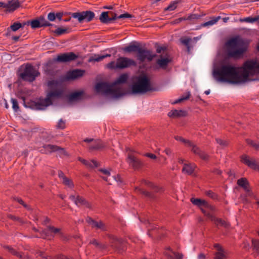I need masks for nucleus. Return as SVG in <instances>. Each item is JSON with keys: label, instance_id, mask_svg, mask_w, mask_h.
Instances as JSON below:
<instances>
[{"label": "nucleus", "instance_id": "7", "mask_svg": "<svg viewBox=\"0 0 259 259\" xmlns=\"http://www.w3.org/2000/svg\"><path fill=\"white\" fill-rule=\"evenodd\" d=\"M151 90L150 80L145 75L139 77L132 87V92L133 94H144Z\"/></svg>", "mask_w": 259, "mask_h": 259}, {"label": "nucleus", "instance_id": "49", "mask_svg": "<svg viewBox=\"0 0 259 259\" xmlns=\"http://www.w3.org/2000/svg\"><path fill=\"white\" fill-rule=\"evenodd\" d=\"M6 248L9 250V252H10L13 254L16 255L17 256L21 257V255L19 254L18 252H17L15 250H14L13 248H11L10 246H6Z\"/></svg>", "mask_w": 259, "mask_h": 259}, {"label": "nucleus", "instance_id": "33", "mask_svg": "<svg viewBox=\"0 0 259 259\" xmlns=\"http://www.w3.org/2000/svg\"><path fill=\"white\" fill-rule=\"evenodd\" d=\"M26 24V23H24L23 25L20 22H15L13 24L11 25V26L8 28V31H10V30L13 31H16L20 28L23 27Z\"/></svg>", "mask_w": 259, "mask_h": 259}, {"label": "nucleus", "instance_id": "64", "mask_svg": "<svg viewBox=\"0 0 259 259\" xmlns=\"http://www.w3.org/2000/svg\"><path fill=\"white\" fill-rule=\"evenodd\" d=\"M205 258V255L203 253H200L198 256V259H204Z\"/></svg>", "mask_w": 259, "mask_h": 259}, {"label": "nucleus", "instance_id": "41", "mask_svg": "<svg viewBox=\"0 0 259 259\" xmlns=\"http://www.w3.org/2000/svg\"><path fill=\"white\" fill-rule=\"evenodd\" d=\"M11 103H12V108L14 111L17 112L19 109L18 103L16 99L12 98Z\"/></svg>", "mask_w": 259, "mask_h": 259}, {"label": "nucleus", "instance_id": "6", "mask_svg": "<svg viewBox=\"0 0 259 259\" xmlns=\"http://www.w3.org/2000/svg\"><path fill=\"white\" fill-rule=\"evenodd\" d=\"M123 51L125 52L131 53L136 52L137 53V59L141 62H144L146 60L151 61L156 57L155 54H152L150 50L143 49L138 45L131 44L128 46L123 48Z\"/></svg>", "mask_w": 259, "mask_h": 259}, {"label": "nucleus", "instance_id": "21", "mask_svg": "<svg viewBox=\"0 0 259 259\" xmlns=\"http://www.w3.org/2000/svg\"><path fill=\"white\" fill-rule=\"evenodd\" d=\"M83 93L82 91L73 92L68 96V100L69 102L79 101L83 98Z\"/></svg>", "mask_w": 259, "mask_h": 259}, {"label": "nucleus", "instance_id": "52", "mask_svg": "<svg viewBox=\"0 0 259 259\" xmlns=\"http://www.w3.org/2000/svg\"><path fill=\"white\" fill-rule=\"evenodd\" d=\"M109 16L110 19H111V23H112L113 21L115 20L116 19H118V16H117L116 14L112 12H109Z\"/></svg>", "mask_w": 259, "mask_h": 259}, {"label": "nucleus", "instance_id": "14", "mask_svg": "<svg viewBox=\"0 0 259 259\" xmlns=\"http://www.w3.org/2000/svg\"><path fill=\"white\" fill-rule=\"evenodd\" d=\"M44 148L46 153L57 152L60 156H67V152L64 148L56 145L46 144L44 146Z\"/></svg>", "mask_w": 259, "mask_h": 259}, {"label": "nucleus", "instance_id": "36", "mask_svg": "<svg viewBox=\"0 0 259 259\" xmlns=\"http://www.w3.org/2000/svg\"><path fill=\"white\" fill-rule=\"evenodd\" d=\"M39 21H40V26L41 27L44 26H52L53 25L47 21L44 17H40L38 19Z\"/></svg>", "mask_w": 259, "mask_h": 259}, {"label": "nucleus", "instance_id": "34", "mask_svg": "<svg viewBox=\"0 0 259 259\" xmlns=\"http://www.w3.org/2000/svg\"><path fill=\"white\" fill-rule=\"evenodd\" d=\"M221 19L220 16H218L217 17H214L212 18L210 20L202 24V26L204 27L208 26H212L217 23V22Z\"/></svg>", "mask_w": 259, "mask_h": 259}, {"label": "nucleus", "instance_id": "4", "mask_svg": "<svg viewBox=\"0 0 259 259\" xmlns=\"http://www.w3.org/2000/svg\"><path fill=\"white\" fill-rule=\"evenodd\" d=\"M191 201L194 205L199 206L203 213L205 214L209 219L213 222L217 226L220 225L225 228L229 227V223L222 219L215 218L210 213V212H213L215 210L213 206L209 204L205 200L200 199L192 198Z\"/></svg>", "mask_w": 259, "mask_h": 259}, {"label": "nucleus", "instance_id": "30", "mask_svg": "<svg viewBox=\"0 0 259 259\" xmlns=\"http://www.w3.org/2000/svg\"><path fill=\"white\" fill-rule=\"evenodd\" d=\"M191 41V38L190 37H185L180 38L181 42L187 47L188 52H190L191 50V46L190 42Z\"/></svg>", "mask_w": 259, "mask_h": 259}, {"label": "nucleus", "instance_id": "23", "mask_svg": "<svg viewBox=\"0 0 259 259\" xmlns=\"http://www.w3.org/2000/svg\"><path fill=\"white\" fill-rule=\"evenodd\" d=\"M196 168V165L193 163H184L182 171L189 175H192Z\"/></svg>", "mask_w": 259, "mask_h": 259}, {"label": "nucleus", "instance_id": "12", "mask_svg": "<svg viewBox=\"0 0 259 259\" xmlns=\"http://www.w3.org/2000/svg\"><path fill=\"white\" fill-rule=\"evenodd\" d=\"M71 17L77 19L79 23H82L83 21L89 22L93 19L95 17V14L91 11H86L81 12L73 13L71 14Z\"/></svg>", "mask_w": 259, "mask_h": 259}, {"label": "nucleus", "instance_id": "53", "mask_svg": "<svg viewBox=\"0 0 259 259\" xmlns=\"http://www.w3.org/2000/svg\"><path fill=\"white\" fill-rule=\"evenodd\" d=\"M246 142L248 145L253 147L255 149H257L258 148V146L257 144L255 143L253 141L251 140L247 139L246 140Z\"/></svg>", "mask_w": 259, "mask_h": 259}, {"label": "nucleus", "instance_id": "15", "mask_svg": "<svg viewBox=\"0 0 259 259\" xmlns=\"http://www.w3.org/2000/svg\"><path fill=\"white\" fill-rule=\"evenodd\" d=\"M77 56L73 52L61 54L58 55L56 60L58 62H69L77 59Z\"/></svg>", "mask_w": 259, "mask_h": 259}, {"label": "nucleus", "instance_id": "13", "mask_svg": "<svg viewBox=\"0 0 259 259\" xmlns=\"http://www.w3.org/2000/svg\"><path fill=\"white\" fill-rule=\"evenodd\" d=\"M40 233L41 237L44 239L49 237H54L56 235H59L61 237L63 236L61 229L55 228L52 226H48L46 229L42 230Z\"/></svg>", "mask_w": 259, "mask_h": 259}, {"label": "nucleus", "instance_id": "38", "mask_svg": "<svg viewBox=\"0 0 259 259\" xmlns=\"http://www.w3.org/2000/svg\"><path fill=\"white\" fill-rule=\"evenodd\" d=\"M62 183H63V184L70 188H73L74 186V185L72 181L67 178V177L64 178V179L62 180Z\"/></svg>", "mask_w": 259, "mask_h": 259}, {"label": "nucleus", "instance_id": "5", "mask_svg": "<svg viewBox=\"0 0 259 259\" xmlns=\"http://www.w3.org/2000/svg\"><path fill=\"white\" fill-rule=\"evenodd\" d=\"M226 48L228 56L235 59L240 58L246 50L243 41L238 37H233L227 41Z\"/></svg>", "mask_w": 259, "mask_h": 259}, {"label": "nucleus", "instance_id": "61", "mask_svg": "<svg viewBox=\"0 0 259 259\" xmlns=\"http://www.w3.org/2000/svg\"><path fill=\"white\" fill-rule=\"evenodd\" d=\"M214 247L218 250V251H221L223 250L222 247L218 244H215Z\"/></svg>", "mask_w": 259, "mask_h": 259}, {"label": "nucleus", "instance_id": "9", "mask_svg": "<svg viewBox=\"0 0 259 259\" xmlns=\"http://www.w3.org/2000/svg\"><path fill=\"white\" fill-rule=\"evenodd\" d=\"M39 74L38 71L33 66L27 64L23 71L20 73V76L24 80L32 82Z\"/></svg>", "mask_w": 259, "mask_h": 259}, {"label": "nucleus", "instance_id": "62", "mask_svg": "<svg viewBox=\"0 0 259 259\" xmlns=\"http://www.w3.org/2000/svg\"><path fill=\"white\" fill-rule=\"evenodd\" d=\"M58 176L60 178H62V180L64 179V178H66V177L64 176V173L61 171H59L58 173Z\"/></svg>", "mask_w": 259, "mask_h": 259}, {"label": "nucleus", "instance_id": "22", "mask_svg": "<svg viewBox=\"0 0 259 259\" xmlns=\"http://www.w3.org/2000/svg\"><path fill=\"white\" fill-rule=\"evenodd\" d=\"M84 71L80 69H75L67 73L68 79H76L83 76Z\"/></svg>", "mask_w": 259, "mask_h": 259}, {"label": "nucleus", "instance_id": "55", "mask_svg": "<svg viewBox=\"0 0 259 259\" xmlns=\"http://www.w3.org/2000/svg\"><path fill=\"white\" fill-rule=\"evenodd\" d=\"M206 195L211 197L212 199H216L217 198V195L214 193L213 192L209 191L206 192Z\"/></svg>", "mask_w": 259, "mask_h": 259}, {"label": "nucleus", "instance_id": "19", "mask_svg": "<svg viewBox=\"0 0 259 259\" xmlns=\"http://www.w3.org/2000/svg\"><path fill=\"white\" fill-rule=\"evenodd\" d=\"M70 199L77 206H84L87 207H90V204L83 198L78 195L75 196L71 195L69 197Z\"/></svg>", "mask_w": 259, "mask_h": 259}, {"label": "nucleus", "instance_id": "20", "mask_svg": "<svg viewBox=\"0 0 259 259\" xmlns=\"http://www.w3.org/2000/svg\"><path fill=\"white\" fill-rule=\"evenodd\" d=\"M86 221L93 228L100 229L101 231H105L106 229L105 225L102 221H96L90 217H88Z\"/></svg>", "mask_w": 259, "mask_h": 259}, {"label": "nucleus", "instance_id": "2", "mask_svg": "<svg viewBox=\"0 0 259 259\" xmlns=\"http://www.w3.org/2000/svg\"><path fill=\"white\" fill-rule=\"evenodd\" d=\"M127 79L125 74L121 75L114 82L109 83L107 82H100L95 85L97 93L106 96H110L114 99H118L125 94V92L120 84L125 83Z\"/></svg>", "mask_w": 259, "mask_h": 259}, {"label": "nucleus", "instance_id": "46", "mask_svg": "<svg viewBox=\"0 0 259 259\" xmlns=\"http://www.w3.org/2000/svg\"><path fill=\"white\" fill-rule=\"evenodd\" d=\"M177 7V2H174L171 3L165 9L166 11H173Z\"/></svg>", "mask_w": 259, "mask_h": 259}, {"label": "nucleus", "instance_id": "44", "mask_svg": "<svg viewBox=\"0 0 259 259\" xmlns=\"http://www.w3.org/2000/svg\"><path fill=\"white\" fill-rule=\"evenodd\" d=\"M90 243L101 249H104L106 247L105 245L98 242L96 239H93Z\"/></svg>", "mask_w": 259, "mask_h": 259}, {"label": "nucleus", "instance_id": "8", "mask_svg": "<svg viewBox=\"0 0 259 259\" xmlns=\"http://www.w3.org/2000/svg\"><path fill=\"white\" fill-rule=\"evenodd\" d=\"M136 65V62L134 60L127 57H120L117 59L116 62L111 61L108 63L107 67L110 69H122Z\"/></svg>", "mask_w": 259, "mask_h": 259}, {"label": "nucleus", "instance_id": "16", "mask_svg": "<svg viewBox=\"0 0 259 259\" xmlns=\"http://www.w3.org/2000/svg\"><path fill=\"white\" fill-rule=\"evenodd\" d=\"M241 161L251 168L257 169L258 168L257 161L254 158L246 154L242 155L241 156Z\"/></svg>", "mask_w": 259, "mask_h": 259}, {"label": "nucleus", "instance_id": "10", "mask_svg": "<svg viewBox=\"0 0 259 259\" xmlns=\"http://www.w3.org/2000/svg\"><path fill=\"white\" fill-rule=\"evenodd\" d=\"M175 139L177 141H180L191 148V151L195 154L198 155L201 159L206 160L208 159V156L207 154L201 151L198 147L194 145L190 141L187 140L181 137L177 136Z\"/></svg>", "mask_w": 259, "mask_h": 259}, {"label": "nucleus", "instance_id": "58", "mask_svg": "<svg viewBox=\"0 0 259 259\" xmlns=\"http://www.w3.org/2000/svg\"><path fill=\"white\" fill-rule=\"evenodd\" d=\"M16 200L21 204L23 205L25 208H27L28 206L24 202V201L20 198H17Z\"/></svg>", "mask_w": 259, "mask_h": 259}, {"label": "nucleus", "instance_id": "25", "mask_svg": "<svg viewBox=\"0 0 259 259\" xmlns=\"http://www.w3.org/2000/svg\"><path fill=\"white\" fill-rule=\"evenodd\" d=\"M187 114V112L182 110H171L168 113V116L170 117H179L185 116Z\"/></svg>", "mask_w": 259, "mask_h": 259}, {"label": "nucleus", "instance_id": "45", "mask_svg": "<svg viewBox=\"0 0 259 259\" xmlns=\"http://www.w3.org/2000/svg\"><path fill=\"white\" fill-rule=\"evenodd\" d=\"M252 244L253 249L255 250L256 253L257 254L259 250V243L258 241L256 240H252Z\"/></svg>", "mask_w": 259, "mask_h": 259}, {"label": "nucleus", "instance_id": "24", "mask_svg": "<svg viewBox=\"0 0 259 259\" xmlns=\"http://www.w3.org/2000/svg\"><path fill=\"white\" fill-rule=\"evenodd\" d=\"M122 243V240L117 238L113 237L111 240V246L112 248L115 249L118 251H120L121 249V245Z\"/></svg>", "mask_w": 259, "mask_h": 259}, {"label": "nucleus", "instance_id": "59", "mask_svg": "<svg viewBox=\"0 0 259 259\" xmlns=\"http://www.w3.org/2000/svg\"><path fill=\"white\" fill-rule=\"evenodd\" d=\"M63 13L61 12L57 13L55 14L56 18H57L59 20H61L63 17Z\"/></svg>", "mask_w": 259, "mask_h": 259}, {"label": "nucleus", "instance_id": "37", "mask_svg": "<svg viewBox=\"0 0 259 259\" xmlns=\"http://www.w3.org/2000/svg\"><path fill=\"white\" fill-rule=\"evenodd\" d=\"M190 95H191L190 92H188L186 95L183 96L181 98H180L179 99H178L176 101H175L174 102V104L179 103L183 102V101H184L185 100H188L189 98V97L190 96Z\"/></svg>", "mask_w": 259, "mask_h": 259}, {"label": "nucleus", "instance_id": "28", "mask_svg": "<svg viewBox=\"0 0 259 259\" xmlns=\"http://www.w3.org/2000/svg\"><path fill=\"white\" fill-rule=\"evenodd\" d=\"M78 160L80 162H81L83 164H84L89 168H93L98 166V162L96 161H95L94 160L91 161H87L81 158H79Z\"/></svg>", "mask_w": 259, "mask_h": 259}, {"label": "nucleus", "instance_id": "3", "mask_svg": "<svg viewBox=\"0 0 259 259\" xmlns=\"http://www.w3.org/2000/svg\"><path fill=\"white\" fill-rule=\"evenodd\" d=\"M48 86L50 91L48 93L45 99H40L36 103V107L39 110H44L48 106L52 105L56 100L60 98L64 92L62 84L56 80L50 81Z\"/></svg>", "mask_w": 259, "mask_h": 259}, {"label": "nucleus", "instance_id": "43", "mask_svg": "<svg viewBox=\"0 0 259 259\" xmlns=\"http://www.w3.org/2000/svg\"><path fill=\"white\" fill-rule=\"evenodd\" d=\"M226 257L224 250L218 251L215 253V259H225Z\"/></svg>", "mask_w": 259, "mask_h": 259}, {"label": "nucleus", "instance_id": "57", "mask_svg": "<svg viewBox=\"0 0 259 259\" xmlns=\"http://www.w3.org/2000/svg\"><path fill=\"white\" fill-rule=\"evenodd\" d=\"M100 171L101 172H102L104 175H105L106 176H110V173L109 171L107 169H100Z\"/></svg>", "mask_w": 259, "mask_h": 259}, {"label": "nucleus", "instance_id": "48", "mask_svg": "<svg viewBox=\"0 0 259 259\" xmlns=\"http://www.w3.org/2000/svg\"><path fill=\"white\" fill-rule=\"evenodd\" d=\"M216 141L218 144H219L220 146H221L223 147H226L228 145L227 142L222 139H216Z\"/></svg>", "mask_w": 259, "mask_h": 259}, {"label": "nucleus", "instance_id": "54", "mask_svg": "<svg viewBox=\"0 0 259 259\" xmlns=\"http://www.w3.org/2000/svg\"><path fill=\"white\" fill-rule=\"evenodd\" d=\"M48 19L51 21H54L56 19L55 14L53 12L49 13L48 15Z\"/></svg>", "mask_w": 259, "mask_h": 259}, {"label": "nucleus", "instance_id": "51", "mask_svg": "<svg viewBox=\"0 0 259 259\" xmlns=\"http://www.w3.org/2000/svg\"><path fill=\"white\" fill-rule=\"evenodd\" d=\"M133 17V16L132 15L128 13H124L118 16V19L132 18Z\"/></svg>", "mask_w": 259, "mask_h": 259}, {"label": "nucleus", "instance_id": "60", "mask_svg": "<svg viewBox=\"0 0 259 259\" xmlns=\"http://www.w3.org/2000/svg\"><path fill=\"white\" fill-rule=\"evenodd\" d=\"M172 253L177 259H181L183 257V255L182 254L178 253L175 252H172Z\"/></svg>", "mask_w": 259, "mask_h": 259}, {"label": "nucleus", "instance_id": "42", "mask_svg": "<svg viewBox=\"0 0 259 259\" xmlns=\"http://www.w3.org/2000/svg\"><path fill=\"white\" fill-rule=\"evenodd\" d=\"M111 55L107 54L106 55H101L98 56H95L93 58V60L96 62H99L103 60L106 57H110Z\"/></svg>", "mask_w": 259, "mask_h": 259}, {"label": "nucleus", "instance_id": "35", "mask_svg": "<svg viewBox=\"0 0 259 259\" xmlns=\"http://www.w3.org/2000/svg\"><path fill=\"white\" fill-rule=\"evenodd\" d=\"M30 23L31 26L32 28H37L41 27L40 21L38 19H35L31 21L30 22L28 21L26 24Z\"/></svg>", "mask_w": 259, "mask_h": 259}, {"label": "nucleus", "instance_id": "18", "mask_svg": "<svg viewBox=\"0 0 259 259\" xmlns=\"http://www.w3.org/2000/svg\"><path fill=\"white\" fill-rule=\"evenodd\" d=\"M84 142L89 144L88 147L91 150H99L104 147L103 144L99 140L86 138Z\"/></svg>", "mask_w": 259, "mask_h": 259}, {"label": "nucleus", "instance_id": "27", "mask_svg": "<svg viewBox=\"0 0 259 259\" xmlns=\"http://www.w3.org/2000/svg\"><path fill=\"white\" fill-rule=\"evenodd\" d=\"M99 20L103 23H111V19H110L109 16V12H103L100 16Z\"/></svg>", "mask_w": 259, "mask_h": 259}, {"label": "nucleus", "instance_id": "29", "mask_svg": "<svg viewBox=\"0 0 259 259\" xmlns=\"http://www.w3.org/2000/svg\"><path fill=\"white\" fill-rule=\"evenodd\" d=\"M160 57V58L158 59L156 62L161 68H164L167 66L170 60L167 58H162L161 55Z\"/></svg>", "mask_w": 259, "mask_h": 259}, {"label": "nucleus", "instance_id": "31", "mask_svg": "<svg viewBox=\"0 0 259 259\" xmlns=\"http://www.w3.org/2000/svg\"><path fill=\"white\" fill-rule=\"evenodd\" d=\"M102 178L105 181L107 182L109 184H111V179H112V180H114L115 181H116L118 183V184H119V185L122 184V180L121 178H120V177L119 175L112 176L109 179H108L107 177H102Z\"/></svg>", "mask_w": 259, "mask_h": 259}, {"label": "nucleus", "instance_id": "26", "mask_svg": "<svg viewBox=\"0 0 259 259\" xmlns=\"http://www.w3.org/2000/svg\"><path fill=\"white\" fill-rule=\"evenodd\" d=\"M7 11L12 12L15 10L20 6L19 3L18 1L11 0L7 3Z\"/></svg>", "mask_w": 259, "mask_h": 259}, {"label": "nucleus", "instance_id": "63", "mask_svg": "<svg viewBox=\"0 0 259 259\" xmlns=\"http://www.w3.org/2000/svg\"><path fill=\"white\" fill-rule=\"evenodd\" d=\"M7 3H5L3 2H0V7H3L5 8H7Z\"/></svg>", "mask_w": 259, "mask_h": 259}, {"label": "nucleus", "instance_id": "39", "mask_svg": "<svg viewBox=\"0 0 259 259\" xmlns=\"http://www.w3.org/2000/svg\"><path fill=\"white\" fill-rule=\"evenodd\" d=\"M54 32L56 33L58 35H62L64 33H67L68 32V29L67 28H63L61 27L57 28L55 31Z\"/></svg>", "mask_w": 259, "mask_h": 259}, {"label": "nucleus", "instance_id": "50", "mask_svg": "<svg viewBox=\"0 0 259 259\" xmlns=\"http://www.w3.org/2000/svg\"><path fill=\"white\" fill-rule=\"evenodd\" d=\"M57 127L58 128L63 129L65 127V122L62 119H60L57 125Z\"/></svg>", "mask_w": 259, "mask_h": 259}, {"label": "nucleus", "instance_id": "17", "mask_svg": "<svg viewBox=\"0 0 259 259\" xmlns=\"http://www.w3.org/2000/svg\"><path fill=\"white\" fill-rule=\"evenodd\" d=\"M127 161L130 165L135 169H138L143 166V163L130 153H128Z\"/></svg>", "mask_w": 259, "mask_h": 259}, {"label": "nucleus", "instance_id": "47", "mask_svg": "<svg viewBox=\"0 0 259 259\" xmlns=\"http://www.w3.org/2000/svg\"><path fill=\"white\" fill-rule=\"evenodd\" d=\"M144 182L145 183V185L151 187L155 191H158V188L156 186H155L154 184H152L150 182L146 181L145 180L144 181Z\"/></svg>", "mask_w": 259, "mask_h": 259}, {"label": "nucleus", "instance_id": "56", "mask_svg": "<svg viewBox=\"0 0 259 259\" xmlns=\"http://www.w3.org/2000/svg\"><path fill=\"white\" fill-rule=\"evenodd\" d=\"M145 156H146L151 159H156V156L155 154H152V153H147L145 154Z\"/></svg>", "mask_w": 259, "mask_h": 259}, {"label": "nucleus", "instance_id": "11", "mask_svg": "<svg viewBox=\"0 0 259 259\" xmlns=\"http://www.w3.org/2000/svg\"><path fill=\"white\" fill-rule=\"evenodd\" d=\"M237 184L242 187L246 192L245 195H241V198L243 201L247 203L249 201L247 197H254L253 193L250 190L249 183L246 179L243 178L238 179Z\"/></svg>", "mask_w": 259, "mask_h": 259}, {"label": "nucleus", "instance_id": "1", "mask_svg": "<svg viewBox=\"0 0 259 259\" xmlns=\"http://www.w3.org/2000/svg\"><path fill=\"white\" fill-rule=\"evenodd\" d=\"M258 72L259 62L248 60L243 64L241 73L238 68L231 64H221L214 68L213 76L218 81L237 84L245 82L250 76Z\"/></svg>", "mask_w": 259, "mask_h": 259}, {"label": "nucleus", "instance_id": "40", "mask_svg": "<svg viewBox=\"0 0 259 259\" xmlns=\"http://www.w3.org/2000/svg\"><path fill=\"white\" fill-rule=\"evenodd\" d=\"M137 190L141 194L145 195L147 197H148L150 198H153L154 196L151 193L147 192L143 189H140V188H137Z\"/></svg>", "mask_w": 259, "mask_h": 259}, {"label": "nucleus", "instance_id": "32", "mask_svg": "<svg viewBox=\"0 0 259 259\" xmlns=\"http://www.w3.org/2000/svg\"><path fill=\"white\" fill-rule=\"evenodd\" d=\"M259 20V16H256L254 17H248L239 19V21L241 22H247L249 23H253L258 21Z\"/></svg>", "mask_w": 259, "mask_h": 259}]
</instances>
